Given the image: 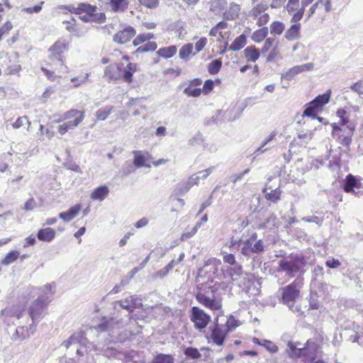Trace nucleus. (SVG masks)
I'll list each match as a JSON object with an SVG mask.
<instances>
[{"label":"nucleus","mask_w":363,"mask_h":363,"mask_svg":"<svg viewBox=\"0 0 363 363\" xmlns=\"http://www.w3.org/2000/svg\"><path fill=\"white\" fill-rule=\"evenodd\" d=\"M219 261L216 259H209L205 265L198 270L196 278L197 283L196 300L205 307L211 311H219L222 308L221 301L217 298L216 294L218 290L219 284L213 283L210 280L211 275L208 276V281L205 283H200L201 279L206 277L207 274H215L218 269Z\"/></svg>","instance_id":"1"},{"label":"nucleus","mask_w":363,"mask_h":363,"mask_svg":"<svg viewBox=\"0 0 363 363\" xmlns=\"http://www.w3.org/2000/svg\"><path fill=\"white\" fill-rule=\"evenodd\" d=\"M117 306L128 311L127 320L120 318L118 315L110 318L103 317L101 322L95 327L97 331L107 332L109 335L113 337L116 330L124 327L128 324V320L133 318V313L135 309H140L143 307L142 298L136 295L114 302L113 307L115 310L117 309Z\"/></svg>","instance_id":"2"},{"label":"nucleus","mask_w":363,"mask_h":363,"mask_svg":"<svg viewBox=\"0 0 363 363\" xmlns=\"http://www.w3.org/2000/svg\"><path fill=\"white\" fill-rule=\"evenodd\" d=\"M301 345L300 342H288V354L291 357H303V363H325V362L318 357V344L307 341L303 348L298 347Z\"/></svg>","instance_id":"3"},{"label":"nucleus","mask_w":363,"mask_h":363,"mask_svg":"<svg viewBox=\"0 0 363 363\" xmlns=\"http://www.w3.org/2000/svg\"><path fill=\"white\" fill-rule=\"evenodd\" d=\"M278 264V272H284L289 278H293L297 273L302 272L306 261L303 256L295 255L280 259Z\"/></svg>","instance_id":"4"},{"label":"nucleus","mask_w":363,"mask_h":363,"mask_svg":"<svg viewBox=\"0 0 363 363\" xmlns=\"http://www.w3.org/2000/svg\"><path fill=\"white\" fill-rule=\"evenodd\" d=\"M303 286V280L296 279L289 285L279 289V292L281 293V301L286 305L291 311H296V308L294 309V303L300 296V291Z\"/></svg>","instance_id":"5"},{"label":"nucleus","mask_w":363,"mask_h":363,"mask_svg":"<svg viewBox=\"0 0 363 363\" xmlns=\"http://www.w3.org/2000/svg\"><path fill=\"white\" fill-rule=\"evenodd\" d=\"M96 6L89 4L80 3L77 8H73V13L78 14L84 22H104L105 14L96 13Z\"/></svg>","instance_id":"6"},{"label":"nucleus","mask_w":363,"mask_h":363,"mask_svg":"<svg viewBox=\"0 0 363 363\" xmlns=\"http://www.w3.org/2000/svg\"><path fill=\"white\" fill-rule=\"evenodd\" d=\"M331 126L333 128V137L342 145L349 147L352 143V138L355 130V125L352 123H349L347 126L348 128L347 131L338 126L335 123H332Z\"/></svg>","instance_id":"7"},{"label":"nucleus","mask_w":363,"mask_h":363,"mask_svg":"<svg viewBox=\"0 0 363 363\" xmlns=\"http://www.w3.org/2000/svg\"><path fill=\"white\" fill-rule=\"evenodd\" d=\"M50 302L48 296H39L31 305L29 309V315L33 324L39 322L45 311L47 304Z\"/></svg>","instance_id":"8"},{"label":"nucleus","mask_w":363,"mask_h":363,"mask_svg":"<svg viewBox=\"0 0 363 363\" xmlns=\"http://www.w3.org/2000/svg\"><path fill=\"white\" fill-rule=\"evenodd\" d=\"M190 319L196 329L202 330L211 321V316L200 308L194 306L191 309Z\"/></svg>","instance_id":"9"},{"label":"nucleus","mask_w":363,"mask_h":363,"mask_svg":"<svg viewBox=\"0 0 363 363\" xmlns=\"http://www.w3.org/2000/svg\"><path fill=\"white\" fill-rule=\"evenodd\" d=\"M210 329L213 342L218 345H222L226 335L229 333L228 329L223 325V323H219L218 317L215 319L213 325L210 327Z\"/></svg>","instance_id":"10"},{"label":"nucleus","mask_w":363,"mask_h":363,"mask_svg":"<svg viewBox=\"0 0 363 363\" xmlns=\"http://www.w3.org/2000/svg\"><path fill=\"white\" fill-rule=\"evenodd\" d=\"M343 189L345 192L352 194L357 197L363 196V189L360 187V184L352 174L347 176Z\"/></svg>","instance_id":"11"},{"label":"nucleus","mask_w":363,"mask_h":363,"mask_svg":"<svg viewBox=\"0 0 363 363\" xmlns=\"http://www.w3.org/2000/svg\"><path fill=\"white\" fill-rule=\"evenodd\" d=\"M67 49L68 44L65 40H60L56 41L54 45L49 48L50 60H57L62 66L64 65V62L62 59L61 55Z\"/></svg>","instance_id":"12"},{"label":"nucleus","mask_w":363,"mask_h":363,"mask_svg":"<svg viewBox=\"0 0 363 363\" xmlns=\"http://www.w3.org/2000/svg\"><path fill=\"white\" fill-rule=\"evenodd\" d=\"M313 64L312 63H306L301 65H296L289 69L285 73L281 74V79H285L287 81H291L293 79L295 76L298 74L305 72L310 71L313 69Z\"/></svg>","instance_id":"13"},{"label":"nucleus","mask_w":363,"mask_h":363,"mask_svg":"<svg viewBox=\"0 0 363 363\" xmlns=\"http://www.w3.org/2000/svg\"><path fill=\"white\" fill-rule=\"evenodd\" d=\"M136 31L132 26H127L123 30L117 32L113 38L114 42L124 44L128 42L135 35Z\"/></svg>","instance_id":"14"},{"label":"nucleus","mask_w":363,"mask_h":363,"mask_svg":"<svg viewBox=\"0 0 363 363\" xmlns=\"http://www.w3.org/2000/svg\"><path fill=\"white\" fill-rule=\"evenodd\" d=\"M121 67L120 64H112L107 66L104 71V78L108 82L121 79Z\"/></svg>","instance_id":"15"},{"label":"nucleus","mask_w":363,"mask_h":363,"mask_svg":"<svg viewBox=\"0 0 363 363\" xmlns=\"http://www.w3.org/2000/svg\"><path fill=\"white\" fill-rule=\"evenodd\" d=\"M35 328L33 325H30L29 328L24 326H19L16 328L15 333L11 336L13 341L23 340L30 337V335L33 334Z\"/></svg>","instance_id":"16"},{"label":"nucleus","mask_w":363,"mask_h":363,"mask_svg":"<svg viewBox=\"0 0 363 363\" xmlns=\"http://www.w3.org/2000/svg\"><path fill=\"white\" fill-rule=\"evenodd\" d=\"M94 350L108 358H120V356L123 355L122 351L120 350L113 347L101 346L100 344L95 346Z\"/></svg>","instance_id":"17"},{"label":"nucleus","mask_w":363,"mask_h":363,"mask_svg":"<svg viewBox=\"0 0 363 363\" xmlns=\"http://www.w3.org/2000/svg\"><path fill=\"white\" fill-rule=\"evenodd\" d=\"M225 278H228L231 281L238 280L242 274V267L239 264L233 267H226L223 269Z\"/></svg>","instance_id":"18"},{"label":"nucleus","mask_w":363,"mask_h":363,"mask_svg":"<svg viewBox=\"0 0 363 363\" xmlns=\"http://www.w3.org/2000/svg\"><path fill=\"white\" fill-rule=\"evenodd\" d=\"M133 154L134 155L133 164L136 167H150V164L146 163L150 157L148 153H144L142 151L135 150L133 152Z\"/></svg>","instance_id":"19"},{"label":"nucleus","mask_w":363,"mask_h":363,"mask_svg":"<svg viewBox=\"0 0 363 363\" xmlns=\"http://www.w3.org/2000/svg\"><path fill=\"white\" fill-rule=\"evenodd\" d=\"M55 230L49 227L39 230L37 233L38 239L40 241L46 242H50L52 240H53L55 238Z\"/></svg>","instance_id":"20"},{"label":"nucleus","mask_w":363,"mask_h":363,"mask_svg":"<svg viewBox=\"0 0 363 363\" xmlns=\"http://www.w3.org/2000/svg\"><path fill=\"white\" fill-rule=\"evenodd\" d=\"M81 206L79 204H77L71 207L67 211L60 213L59 214V218L65 222H69L78 215Z\"/></svg>","instance_id":"21"},{"label":"nucleus","mask_w":363,"mask_h":363,"mask_svg":"<svg viewBox=\"0 0 363 363\" xmlns=\"http://www.w3.org/2000/svg\"><path fill=\"white\" fill-rule=\"evenodd\" d=\"M82 122V116L77 118V119H74L73 121H68L67 122L64 123L58 127V132L61 135H64L69 130H73L76 127L79 125V123Z\"/></svg>","instance_id":"22"},{"label":"nucleus","mask_w":363,"mask_h":363,"mask_svg":"<svg viewBox=\"0 0 363 363\" xmlns=\"http://www.w3.org/2000/svg\"><path fill=\"white\" fill-rule=\"evenodd\" d=\"M138 65L135 63H128L124 68L123 71H121V78L128 83H130L133 81V74L137 71Z\"/></svg>","instance_id":"23"},{"label":"nucleus","mask_w":363,"mask_h":363,"mask_svg":"<svg viewBox=\"0 0 363 363\" xmlns=\"http://www.w3.org/2000/svg\"><path fill=\"white\" fill-rule=\"evenodd\" d=\"M244 55L247 62H256L259 57L260 52L254 45L247 46L244 50Z\"/></svg>","instance_id":"24"},{"label":"nucleus","mask_w":363,"mask_h":363,"mask_svg":"<svg viewBox=\"0 0 363 363\" xmlns=\"http://www.w3.org/2000/svg\"><path fill=\"white\" fill-rule=\"evenodd\" d=\"M108 193L109 189L106 186H100L95 189L94 191L91 193V199L94 201H103L106 198Z\"/></svg>","instance_id":"25"},{"label":"nucleus","mask_w":363,"mask_h":363,"mask_svg":"<svg viewBox=\"0 0 363 363\" xmlns=\"http://www.w3.org/2000/svg\"><path fill=\"white\" fill-rule=\"evenodd\" d=\"M330 90H328L326 93L316 96L313 101H311V104H314L318 110L320 109L324 105L328 104L330 98Z\"/></svg>","instance_id":"26"},{"label":"nucleus","mask_w":363,"mask_h":363,"mask_svg":"<svg viewBox=\"0 0 363 363\" xmlns=\"http://www.w3.org/2000/svg\"><path fill=\"white\" fill-rule=\"evenodd\" d=\"M301 24H293L285 33V38L288 40H294L300 36Z\"/></svg>","instance_id":"27"},{"label":"nucleus","mask_w":363,"mask_h":363,"mask_svg":"<svg viewBox=\"0 0 363 363\" xmlns=\"http://www.w3.org/2000/svg\"><path fill=\"white\" fill-rule=\"evenodd\" d=\"M81 115L82 116V121L84 118V112L79 111L77 109H71L65 113H64L57 122H60L65 120H69L71 118L77 119V118L80 117Z\"/></svg>","instance_id":"28"},{"label":"nucleus","mask_w":363,"mask_h":363,"mask_svg":"<svg viewBox=\"0 0 363 363\" xmlns=\"http://www.w3.org/2000/svg\"><path fill=\"white\" fill-rule=\"evenodd\" d=\"M247 43V38L245 35L242 34L237 37L229 47V50L238 51L241 50Z\"/></svg>","instance_id":"29"},{"label":"nucleus","mask_w":363,"mask_h":363,"mask_svg":"<svg viewBox=\"0 0 363 363\" xmlns=\"http://www.w3.org/2000/svg\"><path fill=\"white\" fill-rule=\"evenodd\" d=\"M277 135V133L273 131L272 132L267 138H265L262 142L260 147H259L255 151V154L259 155V153H263L266 152L267 150L271 148V146L267 147L264 148L265 146H267L268 144H270L272 140L275 139V136Z\"/></svg>","instance_id":"30"},{"label":"nucleus","mask_w":363,"mask_h":363,"mask_svg":"<svg viewBox=\"0 0 363 363\" xmlns=\"http://www.w3.org/2000/svg\"><path fill=\"white\" fill-rule=\"evenodd\" d=\"M279 225V220L274 213H271L266 220L259 225V228H274Z\"/></svg>","instance_id":"31"},{"label":"nucleus","mask_w":363,"mask_h":363,"mask_svg":"<svg viewBox=\"0 0 363 363\" xmlns=\"http://www.w3.org/2000/svg\"><path fill=\"white\" fill-rule=\"evenodd\" d=\"M177 52V48L174 45H171L166 48H160L157 50V54L164 58H169L174 56Z\"/></svg>","instance_id":"32"},{"label":"nucleus","mask_w":363,"mask_h":363,"mask_svg":"<svg viewBox=\"0 0 363 363\" xmlns=\"http://www.w3.org/2000/svg\"><path fill=\"white\" fill-rule=\"evenodd\" d=\"M267 35L268 28L263 27L252 33V40L255 43H260L267 38Z\"/></svg>","instance_id":"33"},{"label":"nucleus","mask_w":363,"mask_h":363,"mask_svg":"<svg viewBox=\"0 0 363 363\" xmlns=\"http://www.w3.org/2000/svg\"><path fill=\"white\" fill-rule=\"evenodd\" d=\"M193 51V44L187 43L183 45L179 52V56L182 60H188Z\"/></svg>","instance_id":"34"},{"label":"nucleus","mask_w":363,"mask_h":363,"mask_svg":"<svg viewBox=\"0 0 363 363\" xmlns=\"http://www.w3.org/2000/svg\"><path fill=\"white\" fill-rule=\"evenodd\" d=\"M108 3L114 11H123L128 6V0H108Z\"/></svg>","instance_id":"35"},{"label":"nucleus","mask_w":363,"mask_h":363,"mask_svg":"<svg viewBox=\"0 0 363 363\" xmlns=\"http://www.w3.org/2000/svg\"><path fill=\"white\" fill-rule=\"evenodd\" d=\"M175 266V261L172 260L167 265H166L162 269L157 271L155 274L152 275L153 277H159L160 279H163L166 277L168 273L173 269Z\"/></svg>","instance_id":"36"},{"label":"nucleus","mask_w":363,"mask_h":363,"mask_svg":"<svg viewBox=\"0 0 363 363\" xmlns=\"http://www.w3.org/2000/svg\"><path fill=\"white\" fill-rule=\"evenodd\" d=\"M19 255L20 253L18 251H11L6 255V257L1 261V263L4 265H9L18 258Z\"/></svg>","instance_id":"37"},{"label":"nucleus","mask_w":363,"mask_h":363,"mask_svg":"<svg viewBox=\"0 0 363 363\" xmlns=\"http://www.w3.org/2000/svg\"><path fill=\"white\" fill-rule=\"evenodd\" d=\"M240 11V6L235 3H231L230 9L226 14V18L228 20H234L238 17Z\"/></svg>","instance_id":"38"},{"label":"nucleus","mask_w":363,"mask_h":363,"mask_svg":"<svg viewBox=\"0 0 363 363\" xmlns=\"http://www.w3.org/2000/svg\"><path fill=\"white\" fill-rule=\"evenodd\" d=\"M267 189H265L264 192H266L265 198L272 201L273 203H277L280 200V194L281 191L279 188H277L274 190H271L270 192H267Z\"/></svg>","instance_id":"39"},{"label":"nucleus","mask_w":363,"mask_h":363,"mask_svg":"<svg viewBox=\"0 0 363 363\" xmlns=\"http://www.w3.org/2000/svg\"><path fill=\"white\" fill-rule=\"evenodd\" d=\"M284 28V24L282 22L274 21L270 26V33L272 35H281Z\"/></svg>","instance_id":"40"},{"label":"nucleus","mask_w":363,"mask_h":363,"mask_svg":"<svg viewBox=\"0 0 363 363\" xmlns=\"http://www.w3.org/2000/svg\"><path fill=\"white\" fill-rule=\"evenodd\" d=\"M152 363H174V358L169 354H159L154 357Z\"/></svg>","instance_id":"41"},{"label":"nucleus","mask_w":363,"mask_h":363,"mask_svg":"<svg viewBox=\"0 0 363 363\" xmlns=\"http://www.w3.org/2000/svg\"><path fill=\"white\" fill-rule=\"evenodd\" d=\"M112 106H106L99 109L96 113V117L99 121H104L111 113Z\"/></svg>","instance_id":"42"},{"label":"nucleus","mask_w":363,"mask_h":363,"mask_svg":"<svg viewBox=\"0 0 363 363\" xmlns=\"http://www.w3.org/2000/svg\"><path fill=\"white\" fill-rule=\"evenodd\" d=\"M200 227L201 223H196V224L190 230H186L181 235V241H184L194 236Z\"/></svg>","instance_id":"43"},{"label":"nucleus","mask_w":363,"mask_h":363,"mask_svg":"<svg viewBox=\"0 0 363 363\" xmlns=\"http://www.w3.org/2000/svg\"><path fill=\"white\" fill-rule=\"evenodd\" d=\"M221 65L220 60H215L208 65V71L211 74H216L220 71Z\"/></svg>","instance_id":"44"},{"label":"nucleus","mask_w":363,"mask_h":363,"mask_svg":"<svg viewBox=\"0 0 363 363\" xmlns=\"http://www.w3.org/2000/svg\"><path fill=\"white\" fill-rule=\"evenodd\" d=\"M157 49V44L155 42L149 41L147 43H145L143 45H141L138 47L135 52H148V51H154Z\"/></svg>","instance_id":"45"},{"label":"nucleus","mask_w":363,"mask_h":363,"mask_svg":"<svg viewBox=\"0 0 363 363\" xmlns=\"http://www.w3.org/2000/svg\"><path fill=\"white\" fill-rule=\"evenodd\" d=\"M318 111V109L315 107L314 104H311L310 102L308 104L307 107L305 108L303 113V116L315 118Z\"/></svg>","instance_id":"46"},{"label":"nucleus","mask_w":363,"mask_h":363,"mask_svg":"<svg viewBox=\"0 0 363 363\" xmlns=\"http://www.w3.org/2000/svg\"><path fill=\"white\" fill-rule=\"evenodd\" d=\"M152 38H153V34H152L150 33L140 34L133 40V43L135 46H137V45H138L144 43L145 41L150 40Z\"/></svg>","instance_id":"47"},{"label":"nucleus","mask_w":363,"mask_h":363,"mask_svg":"<svg viewBox=\"0 0 363 363\" xmlns=\"http://www.w3.org/2000/svg\"><path fill=\"white\" fill-rule=\"evenodd\" d=\"M184 354L188 357L191 358L193 359H199L201 355L199 350L194 347H187L184 350Z\"/></svg>","instance_id":"48"},{"label":"nucleus","mask_w":363,"mask_h":363,"mask_svg":"<svg viewBox=\"0 0 363 363\" xmlns=\"http://www.w3.org/2000/svg\"><path fill=\"white\" fill-rule=\"evenodd\" d=\"M223 324L228 329L229 333L238 326V320L233 315L225 320Z\"/></svg>","instance_id":"49"},{"label":"nucleus","mask_w":363,"mask_h":363,"mask_svg":"<svg viewBox=\"0 0 363 363\" xmlns=\"http://www.w3.org/2000/svg\"><path fill=\"white\" fill-rule=\"evenodd\" d=\"M267 9V6L264 4H259L255 7H254L251 11V16L257 18L261 13L265 11Z\"/></svg>","instance_id":"50"},{"label":"nucleus","mask_w":363,"mask_h":363,"mask_svg":"<svg viewBox=\"0 0 363 363\" xmlns=\"http://www.w3.org/2000/svg\"><path fill=\"white\" fill-rule=\"evenodd\" d=\"M250 247V250L253 253H260L264 251V247L262 240H257L252 242Z\"/></svg>","instance_id":"51"},{"label":"nucleus","mask_w":363,"mask_h":363,"mask_svg":"<svg viewBox=\"0 0 363 363\" xmlns=\"http://www.w3.org/2000/svg\"><path fill=\"white\" fill-rule=\"evenodd\" d=\"M299 6V0H289L286 5V10L289 14L297 11Z\"/></svg>","instance_id":"52"},{"label":"nucleus","mask_w":363,"mask_h":363,"mask_svg":"<svg viewBox=\"0 0 363 363\" xmlns=\"http://www.w3.org/2000/svg\"><path fill=\"white\" fill-rule=\"evenodd\" d=\"M25 123L28 125V130H29V127L30 125V122L26 116L19 117L13 124L12 126L13 128H19L22 127Z\"/></svg>","instance_id":"53"},{"label":"nucleus","mask_w":363,"mask_h":363,"mask_svg":"<svg viewBox=\"0 0 363 363\" xmlns=\"http://www.w3.org/2000/svg\"><path fill=\"white\" fill-rule=\"evenodd\" d=\"M184 93L189 96L197 97L200 96L201 89L199 88H192L189 86L184 90Z\"/></svg>","instance_id":"54"},{"label":"nucleus","mask_w":363,"mask_h":363,"mask_svg":"<svg viewBox=\"0 0 363 363\" xmlns=\"http://www.w3.org/2000/svg\"><path fill=\"white\" fill-rule=\"evenodd\" d=\"M279 57V51L277 46H274L267 57V62L275 61Z\"/></svg>","instance_id":"55"},{"label":"nucleus","mask_w":363,"mask_h":363,"mask_svg":"<svg viewBox=\"0 0 363 363\" xmlns=\"http://www.w3.org/2000/svg\"><path fill=\"white\" fill-rule=\"evenodd\" d=\"M275 43V39L272 38H266L264 45L262 48L261 52L265 53L269 50V49L274 45Z\"/></svg>","instance_id":"56"},{"label":"nucleus","mask_w":363,"mask_h":363,"mask_svg":"<svg viewBox=\"0 0 363 363\" xmlns=\"http://www.w3.org/2000/svg\"><path fill=\"white\" fill-rule=\"evenodd\" d=\"M304 11L305 9L301 7L297 11H295L291 19V22L294 23V24L298 23V22L303 18Z\"/></svg>","instance_id":"57"},{"label":"nucleus","mask_w":363,"mask_h":363,"mask_svg":"<svg viewBox=\"0 0 363 363\" xmlns=\"http://www.w3.org/2000/svg\"><path fill=\"white\" fill-rule=\"evenodd\" d=\"M263 346L271 353H276L278 351V347L269 340H263Z\"/></svg>","instance_id":"58"},{"label":"nucleus","mask_w":363,"mask_h":363,"mask_svg":"<svg viewBox=\"0 0 363 363\" xmlns=\"http://www.w3.org/2000/svg\"><path fill=\"white\" fill-rule=\"evenodd\" d=\"M250 172V169L247 168V169H245L244 171H242V172L240 173H238V174H233L230 176V181L233 182V183H235L237 182L238 181H240L242 179V177L248 174Z\"/></svg>","instance_id":"59"},{"label":"nucleus","mask_w":363,"mask_h":363,"mask_svg":"<svg viewBox=\"0 0 363 363\" xmlns=\"http://www.w3.org/2000/svg\"><path fill=\"white\" fill-rule=\"evenodd\" d=\"M351 90L359 95L363 94V80H359L350 86Z\"/></svg>","instance_id":"60"},{"label":"nucleus","mask_w":363,"mask_h":363,"mask_svg":"<svg viewBox=\"0 0 363 363\" xmlns=\"http://www.w3.org/2000/svg\"><path fill=\"white\" fill-rule=\"evenodd\" d=\"M140 3L150 9H154L159 5V0H139Z\"/></svg>","instance_id":"61"},{"label":"nucleus","mask_w":363,"mask_h":363,"mask_svg":"<svg viewBox=\"0 0 363 363\" xmlns=\"http://www.w3.org/2000/svg\"><path fill=\"white\" fill-rule=\"evenodd\" d=\"M89 77V74H86L84 76H79L73 77L71 81L74 83V86L77 87L82 84L84 83Z\"/></svg>","instance_id":"62"},{"label":"nucleus","mask_w":363,"mask_h":363,"mask_svg":"<svg viewBox=\"0 0 363 363\" xmlns=\"http://www.w3.org/2000/svg\"><path fill=\"white\" fill-rule=\"evenodd\" d=\"M215 169V167H210L204 170L198 172V176H200V179H206L209 174H211Z\"/></svg>","instance_id":"63"},{"label":"nucleus","mask_w":363,"mask_h":363,"mask_svg":"<svg viewBox=\"0 0 363 363\" xmlns=\"http://www.w3.org/2000/svg\"><path fill=\"white\" fill-rule=\"evenodd\" d=\"M11 28L12 24L9 21L6 22L0 28V40L2 38L3 35L8 34Z\"/></svg>","instance_id":"64"}]
</instances>
